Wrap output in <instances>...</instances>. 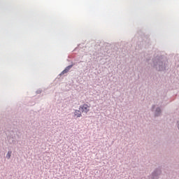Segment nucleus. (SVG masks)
Returning a JSON list of instances; mask_svg holds the SVG:
<instances>
[{"label":"nucleus","mask_w":179,"mask_h":179,"mask_svg":"<svg viewBox=\"0 0 179 179\" xmlns=\"http://www.w3.org/2000/svg\"><path fill=\"white\" fill-rule=\"evenodd\" d=\"M79 110L80 111H81V113H85V114H87L88 112L90 111V106L86 103H84L80 106Z\"/></svg>","instance_id":"1"},{"label":"nucleus","mask_w":179,"mask_h":179,"mask_svg":"<svg viewBox=\"0 0 179 179\" xmlns=\"http://www.w3.org/2000/svg\"><path fill=\"white\" fill-rule=\"evenodd\" d=\"M72 66H73V65L71 64V65L66 67L65 69L64 70V71H62L60 75H65V73H68V72H69V71L71 70Z\"/></svg>","instance_id":"2"},{"label":"nucleus","mask_w":179,"mask_h":179,"mask_svg":"<svg viewBox=\"0 0 179 179\" xmlns=\"http://www.w3.org/2000/svg\"><path fill=\"white\" fill-rule=\"evenodd\" d=\"M74 117L76 118H80V117H82V112H80V110H75Z\"/></svg>","instance_id":"3"},{"label":"nucleus","mask_w":179,"mask_h":179,"mask_svg":"<svg viewBox=\"0 0 179 179\" xmlns=\"http://www.w3.org/2000/svg\"><path fill=\"white\" fill-rule=\"evenodd\" d=\"M10 156H12V151H8L7 153L8 159H10Z\"/></svg>","instance_id":"4"},{"label":"nucleus","mask_w":179,"mask_h":179,"mask_svg":"<svg viewBox=\"0 0 179 179\" xmlns=\"http://www.w3.org/2000/svg\"><path fill=\"white\" fill-rule=\"evenodd\" d=\"M156 112L157 113H160V108H157Z\"/></svg>","instance_id":"5"}]
</instances>
